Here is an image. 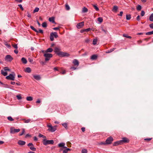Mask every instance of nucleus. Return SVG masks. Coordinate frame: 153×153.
Segmentation results:
<instances>
[{
	"mask_svg": "<svg viewBox=\"0 0 153 153\" xmlns=\"http://www.w3.org/2000/svg\"><path fill=\"white\" fill-rule=\"evenodd\" d=\"M60 48L56 47L55 48L54 51L56 54L60 57L65 56L68 57L70 56V54L66 52H64L60 51Z\"/></svg>",
	"mask_w": 153,
	"mask_h": 153,
	"instance_id": "f257e3e1",
	"label": "nucleus"
},
{
	"mask_svg": "<svg viewBox=\"0 0 153 153\" xmlns=\"http://www.w3.org/2000/svg\"><path fill=\"white\" fill-rule=\"evenodd\" d=\"M11 70L8 67H4L3 68V70H1V74L4 76H6L7 75V71H10Z\"/></svg>",
	"mask_w": 153,
	"mask_h": 153,
	"instance_id": "f03ea898",
	"label": "nucleus"
},
{
	"mask_svg": "<svg viewBox=\"0 0 153 153\" xmlns=\"http://www.w3.org/2000/svg\"><path fill=\"white\" fill-rule=\"evenodd\" d=\"M54 142L53 140H47L46 139L43 140V143L45 146L48 144H53Z\"/></svg>",
	"mask_w": 153,
	"mask_h": 153,
	"instance_id": "7ed1b4c3",
	"label": "nucleus"
},
{
	"mask_svg": "<svg viewBox=\"0 0 153 153\" xmlns=\"http://www.w3.org/2000/svg\"><path fill=\"white\" fill-rule=\"evenodd\" d=\"M47 127H48V131L52 132H54L56 129V126H53L50 124L47 125Z\"/></svg>",
	"mask_w": 153,
	"mask_h": 153,
	"instance_id": "20e7f679",
	"label": "nucleus"
},
{
	"mask_svg": "<svg viewBox=\"0 0 153 153\" xmlns=\"http://www.w3.org/2000/svg\"><path fill=\"white\" fill-rule=\"evenodd\" d=\"M44 56L45 57V61H48L49 60L50 58L52 57L53 55L51 53H46L44 54Z\"/></svg>",
	"mask_w": 153,
	"mask_h": 153,
	"instance_id": "39448f33",
	"label": "nucleus"
},
{
	"mask_svg": "<svg viewBox=\"0 0 153 153\" xmlns=\"http://www.w3.org/2000/svg\"><path fill=\"white\" fill-rule=\"evenodd\" d=\"M14 74H10L8 76L6 77V79L7 80H11L13 81L15 80V74L13 73Z\"/></svg>",
	"mask_w": 153,
	"mask_h": 153,
	"instance_id": "423d86ee",
	"label": "nucleus"
},
{
	"mask_svg": "<svg viewBox=\"0 0 153 153\" xmlns=\"http://www.w3.org/2000/svg\"><path fill=\"white\" fill-rule=\"evenodd\" d=\"M20 131V129H15L14 127H11L10 128V132L11 134H14L16 133H17Z\"/></svg>",
	"mask_w": 153,
	"mask_h": 153,
	"instance_id": "0eeeda50",
	"label": "nucleus"
},
{
	"mask_svg": "<svg viewBox=\"0 0 153 153\" xmlns=\"http://www.w3.org/2000/svg\"><path fill=\"white\" fill-rule=\"evenodd\" d=\"M113 141V138L111 137H110L106 140L105 143L106 144H111Z\"/></svg>",
	"mask_w": 153,
	"mask_h": 153,
	"instance_id": "6e6552de",
	"label": "nucleus"
},
{
	"mask_svg": "<svg viewBox=\"0 0 153 153\" xmlns=\"http://www.w3.org/2000/svg\"><path fill=\"white\" fill-rule=\"evenodd\" d=\"M120 141L122 144L124 143H128L129 142V140L128 138L126 137H123L122 138V140H120Z\"/></svg>",
	"mask_w": 153,
	"mask_h": 153,
	"instance_id": "1a4fd4ad",
	"label": "nucleus"
},
{
	"mask_svg": "<svg viewBox=\"0 0 153 153\" xmlns=\"http://www.w3.org/2000/svg\"><path fill=\"white\" fill-rule=\"evenodd\" d=\"M28 146H30V149L33 151H36V149L34 147V146L32 143H29L27 144Z\"/></svg>",
	"mask_w": 153,
	"mask_h": 153,
	"instance_id": "9d476101",
	"label": "nucleus"
},
{
	"mask_svg": "<svg viewBox=\"0 0 153 153\" xmlns=\"http://www.w3.org/2000/svg\"><path fill=\"white\" fill-rule=\"evenodd\" d=\"M5 60H7L9 62H11L13 60V58L10 55H7L5 56Z\"/></svg>",
	"mask_w": 153,
	"mask_h": 153,
	"instance_id": "9b49d317",
	"label": "nucleus"
},
{
	"mask_svg": "<svg viewBox=\"0 0 153 153\" xmlns=\"http://www.w3.org/2000/svg\"><path fill=\"white\" fill-rule=\"evenodd\" d=\"M84 25V22H82L78 23L76 25V27L78 29L82 28Z\"/></svg>",
	"mask_w": 153,
	"mask_h": 153,
	"instance_id": "f8f14e48",
	"label": "nucleus"
},
{
	"mask_svg": "<svg viewBox=\"0 0 153 153\" xmlns=\"http://www.w3.org/2000/svg\"><path fill=\"white\" fill-rule=\"evenodd\" d=\"M33 76L34 79L37 80H39L41 79V77L39 75H33Z\"/></svg>",
	"mask_w": 153,
	"mask_h": 153,
	"instance_id": "ddd939ff",
	"label": "nucleus"
},
{
	"mask_svg": "<svg viewBox=\"0 0 153 153\" xmlns=\"http://www.w3.org/2000/svg\"><path fill=\"white\" fill-rule=\"evenodd\" d=\"M65 149L63 150V153H67L68 151H71V149L70 148H67L66 146L64 147Z\"/></svg>",
	"mask_w": 153,
	"mask_h": 153,
	"instance_id": "4468645a",
	"label": "nucleus"
},
{
	"mask_svg": "<svg viewBox=\"0 0 153 153\" xmlns=\"http://www.w3.org/2000/svg\"><path fill=\"white\" fill-rule=\"evenodd\" d=\"M73 63L74 65H76L77 66H78L79 64V61L76 59H74L73 60Z\"/></svg>",
	"mask_w": 153,
	"mask_h": 153,
	"instance_id": "2eb2a0df",
	"label": "nucleus"
},
{
	"mask_svg": "<svg viewBox=\"0 0 153 153\" xmlns=\"http://www.w3.org/2000/svg\"><path fill=\"white\" fill-rule=\"evenodd\" d=\"M120 140L116 141L114 142L113 144V146H117L119 145H121L122 144L120 142Z\"/></svg>",
	"mask_w": 153,
	"mask_h": 153,
	"instance_id": "dca6fc26",
	"label": "nucleus"
},
{
	"mask_svg": "<svg viewBox=\"0 0 153 153\" xmlns=\"http://www.w3.org/2000/svg\"><path fill=\"white\" fill-rule=\"evenodd\" d=\"M18 143L20 145H24L25 144V142L22 140H19L18 141Z\"/></svg>",
	"mask_w": 153,
	"mask_h": 153,
	"instance_id": "f3484780",
	"label": "nucleus"
},
{
	"mask_svg": "<svg viewBox=\"0 0 153 153\" xmlns=\"http://www.w3.org/2000/svg\"><path fill=\"white\" fill-rule=\"evenodd\" d=\"M65 143H61L58 145V146L59 147H63L64 148V147H65Z\"/></svg>",
	"mask_w": 153,
	"mask_h": 153,
	"instance_id": "a211bd4d",
	"label": "nucleus"
},
{
	"mask_svg": "<svg viewBox=\"0 0 153 153\" xmlns=\"http://www.w3.org/2000/svg\"><path fill=\"white\" fill-rule=\"evenodd\" d=\"M21 61L23 63L26 64L27 62V59L25 57H22L21 59Z\"/></svg>",
	"mask_w": 153,
	"mask_h": 153,
	"instance_id": "6ab92c4d",
	"label": "nucleus"
},
{
	"mask_svg": "<svg viewBox=\"0 0 153 153\" xmlns=\"http://www.w3.org/2000/svg\"><path fill=\"white\" fill-rule=\"evenodd\" d=\"M97 56L95 54H94L91 56V59L92 60H95L97 58Z\"/></svg>",
	"mask_w": 153,
	"mask_h": 153,
	"instance_id": "aec40b11",
	"label": "nucleus"
},
{
	"mask_svg": "<svg viewBox=\"0 0 153 153\" xmlns=\"http://www.w3.org/2000/svg\"><path fill=\"white\" fill-rule=\"evenodd\" d=\"M25 71L28 73H30L31 72V69L29 67L26 68Z\"/></svg>",
	"mask_w": 153,
	"mask_h": 153,
	"instance_id": "412c9836",
	"label": "nucleus"
},
{
	"mask_svg": "<svg viewBox=\"0 0 153 153\" xmlns=\"http://www.w3.org/2000/svg\"><path fill=\"white\" fill-rule=\"evenodd\" d=\"M53 51V49L51 48H49L47 49L45 51V52L48 53V52L51 53Z\"/></svg>",
	"mask_w": 153,
	"mask_h": 153,
	"instance_id": "4be33fe9",
	"label": "nucleus"
},
{
	"mask_svg": "<svg viewBox=\"0 0 153 153\" xmlns=\"http://www.w3.org/2000/svg\"><path fill=\"white\" fill-rule=\"evenodd\" d=\"M51 34L53 36V37L54 36L55 38H57L58 36L57 34V33L56 32H52L51 33Z\"/></svg>",
	"mask_w": 153,
	"mask_h": 153,
	"instance_id": "5701e85b",
	"label": "nucleus"
},
{
	"mask_svg": "<svg viewBox=\"0 0 153 153\" xmlns=\"http://www.w3.org/2000/svg\"><path fill=\"white\" fill-rule=\"evenodd\" d=\"M65 9L67 10H69L70 9V6L67 3H66L65 4Z\"/></svg>",
	"mask_w": 153,
	"mask_h": 153,
	"instance_id": "b1692460",
	"label": "nucleus"
},
{
	"mask_svg": "<svg viewBox=\"0 0 153 153\" xmlns=\"http://www.w3.org/2000/svg\"><path fill=\"white\" fill-rule=\"evenodd\" d=\"M26 100L28 101H31L33 100V98L31 96L27 97H26Z\"/></svg>",
	"mask_w": 153,
	"mask_h": 153,
	"instance_id": "393cba45",
	"label": "nucleus"
},
{
	"mask_svg": "<svg viewBox=\"0 0 153 153\" xmlns=\"http://www.w3.org/2000/svg\"><path fill=\"white\" fill-rule=\"evenodd\" d=\"M116 48H115L111 49L105 52L106 53H111Z\"/></svg>",
	"mask_w": 153,
	"mask_h": 153,
	"instance_id": "a878e982",
	"label": "nucleus"
},
{
	"mask_svg": "<svg viewBox=\"0 0 153 153\" xmlns=\"http://www.w3.org/2000/svg\"><path fill=\"white\" fill-rule=\"evenodd\" d=\"M49 21L51 22H52V23H55V22L54 21V19L53 17H51L49 18Z\"/></svg>",
	"mask_w": 153,
	"mask_h": 153,
	"instance_id": "bb28decb",
	"label": "nucleus"
},
{
	"mask_svg": "<svg viewBox=\"0 0 153 153\" xmlns=\"http://www.w3.org/2000/svg\"><path fill=\"white\" fill-rule=\"evenodd\" d=\"M23 120L24 121L23 122L25 123H28L30 122L31 121V119H29L27 120L23 119Z\"/></svg>",
	"mask_w": 153,
	"mask_h": 153,
	"instance_id": "cd10ccee",
	"label": "nucleus"
},
{
	"mask_svg": "<svg viewBox=\"0 0 153 153\" xmlns=\"http://www.w3.org/2000/svg\"><path fill=\"white\" fill-rule=\"evenodd\" d=\"M149 19L150 21L153 22V13H152L149 16Z\"/></svg>",
	"mask_w": 153,
	"mask_h": 153,
	"instance_id": "c85d7f7f",
	"label": "nucleus"
},
{
	"mask_svg": "<svg viewBox=\"0 0 153 153\" xmlns=\"http://www.w3.org/2000/svg\"><path fill=\"white\" fill-rule=\"evenodd\" d=\"M131 18V15L130 14L126 15V19L127 20L130 19Z\"/></svg>",
	"mask_w": 153,
	"mask_h": 153,
	"instance_id": "c756f323",
	"label": "nucleus"
},
{
	"mask_svg": "<svg viewBox=\"0 0 153 153\" xmlns=\"http://www.w3.org/2000/svg\"><path fill=\"white\" fill-rule=\"evenodd\" d=\"M118 9V7L117 6H115L113 7L112 11H116Z\"/></svg>",
	"mask_w": 153,
	"mask_h": 153,
	"instance_id": "7c9ffc66",
	"label": "nucleus"
},
{
	"mask_svg": "<svg viewBox=\"0 0 153 153\" xmlns=\"http://www.w3.org/2000/svg\"><path fill=\"white\" fill-rule=\"evenodd\" d=\"M88 11V9L86 7H84L83 8L82 11L83 12H84V13L86 12H87Z\"/></svg>",
	"mask_w": 153,
	"mask_h": 153,
	"instance_id": "2f4dec72",
	"label": "nucleus"
},
{
	"mask_svg": "<svg viewBox=\"0 0 153 153\" xmlns=\"http://www.w3.org/2000/svg\"><path fill=\"white\" fill-rule=\"evenodd\" d=\"M30 28L34 31H35L36 32H38V30H37L36 29H35L34 27L32 26H30Z\"/></svg>",
	"mask_w": 153,
	"mask_h": 153,
	"instance_id": "473e14b6",
	"label": "nucleus"
},
{
	"mask_svg": "<svg viewBox=\"0 0 153 153\" xmlns=\"http://www.w3.org/2000/svg\"><path fill=\"white\" fill-rule=\"evenodd\" d=\"M93 6L94 7L95 9L97 11H98L99 10V9L98 7H97V6L95 5H93Z\"/></svg>",
	"mask_w": 153,
	"mask_h": 153,
	"instance_id": "72a5a7b5",
	"label": "nucleus"
},
{
	"mask_svg": "<svg viewBox=\"0 0 153 153\" xmlns=\"http://www.w3.org/2000/svg\"><path fill=\"white\" fill-rule=\"evenodd\" d=\"M123 36L125 37H126L129 39H131V36H128L127 35V34H123Z\"/></svg>",
	"mask_w": 153,
	"mask_h": 153,
	"instance_id": "f704fd0d",
	"label": "nucleus"
},
{
	"mask_svg": "<svg viewBox=\"0 0 153 153\" xmlns=\"http://www.w3.org/2000/svg\"><path fill=\"white\" fill-rule=\"evenodd\" d=\"M16 97L18 100H20L22 99V97H21V94H19L18 95H17Z\"/></svg>",
	"mask_w": 153,
	"mask_h": 153,
	"instance_id": "c9c22d12",
	"label": "nucleus"
},
{
	"mask_svg": "<svg viewBox=\"0 0 153 153\" xmlns=\"http://www.w3.org/2000/svg\"><path fill=\"white\" fill-rule=\"evenodd\" d=\"M42 26L43 27H47V24L46 22H44L42 24Z\"/></svg>",
	"mask_w": 153,
	"mask_h": 153,
	"instance_id": "e433bc0d",
	"label": "nucleus"
},
{
	"mask_svg": "<svg viewBox=\"0 0 153 153\" xmlns=\"http://www.w3.org/2000/svg\"><path fill=\"white\" fill-rule=\"evenodd\" d=\"M93 28H88L86 29H85V32H88L89 31H90V30H93L92 29Z\"/></svg>",
	"mask_w": 153,
	"mask_h": 153,
	"instance_id": "4c0bfd02",
	"label": "nucleus"
},
{
	"mask_svg": "<svg viewBox=\"0 0 153 153\" xmlns=\"http://www.w3.org/2000/svg\"><path fill=\"white\" fill-rule=\"evenodd\" d=\"M38 136L39 137H42L43 138H45H45H46L45 136L41 134H39L38 135Z\"/></svg>",
	"mask_w": 153,
	"mask_h": 153,
	"instance_id": "58836bf2",
	"label": "nucleus"
},
{
	"mask_svg": "<svg viewBox=\"0 0 153 153\" xmlns=\"http://www.w3.org/2000/svg\"><path fill=\"white\" fill-rule=\"evenodd\" d=\"M152 34H153V30L152 31L146 33V35H150Z\"/></svg>",
	"mask_w": 153,
	"mask_h": 153,
	"instance_id": "ea45409f",
	"label": "nucleus"
},
{
	"mask_svg": "<svg viewBox=\"0 0 153 153\" xmlns=\"http://www.w3.org/2000/svg\"><path fill=\"white\" fill-rule=\"evenodd\" d=\"M7 119L10 121H13L14 120L13 119L12 117L11 116H9L7 117Z\"/></svg>",
	"mask_w": 153,
	"mask_h": 153,
	"instance_id": "a19ab883",
	"label": "nucleus"
},
{
	"mask_svg": "<svg viewBox=\"0 0 153 153\" xmlns=\"http://www.w3.org/2000/svg\"><path fill=\"white\" fill-rule=\"evenodd\" d=\"M152 138H145L144 139V140L146 141L149 142V141H150V140H152Z\"/></svg>",
	"mask_w": 153,
	"mask_h": 153,
	"instance_id": "79ce46f5",
	"label": "nucleus"
},
{
	"mask_svg": "<svg viewBox=\"0 0 153 153\" xmlns=\"http://www.w3.org/2000/svg\"><path fill=\"white\" fill-rule=\"evenodd\" d=\"M25 132V130L24 128L22 129V131L21 133L19 134V136H21Z\"/></svg>",
	"mask_w": 153,
	"mask_h": 153,
	"instance_id": "37998d69",
	"label": "nucleus"
},
{
	"mask_svg": "<svg viewBox=\"0 0 153 153\" xmlns=\"http://www.w3.org/2000/svg\"><path fill=\"white\" fill-rule=\"evenodd\" d=\"M98 21L100 23H101L103 21V19L102 17H99L98 18Z\"/></svg>",
	"mask_w": 153,
	"mask_h": 153,
	"instance_id": "c03bdc74",
	"label": "nucleus"
},
{
	"mask_svg": "<svg viewBox=\"0 0 153 153\" xmlns=\"http://www.w3.org/2000/svg\"><path fill=\"white\" fill-rule=\"evenodd\" d=\"M63 126L65 128L67 129V123H64L62 124Z\"/></svg>",
	"mask_w": 153,
	"mask_h": 153,
	"instance_id": "a18cd8bd",
	"label": "nucleus"
},
{
	"mask_svg": "<svg viewBox=\"0 0 153 153\" xmlns=\"http://www.w3.org/2000/svg\"><path fill=\"white\" fill-rule=\"evenodd\" d=\"M141 6L140 5H138L137 7V9L138 10H141Z\"/></svg>",
	"mask_w": 153,
	"mask_h": 153,
	"instance_id": "49530a36",
	"label": "nucleus"
},
{
	"mask_svg": "<svg viewBox=\"0 0 153 153\" xmlns=\"http://www.w3.org/2000/svg\"><path fill=\"white\" fill-rule=\"evenodd\" d=\"M12 46L14 48H15L16 49H17L18 48L17 44H13Z\"/></svg>",
	"mask_w": 153,
	"mask_h": 153,
	"instance_id": "de8ad7c7",
	"label": "nucleus"
},
{
	"mask_svg": "<svg viewBox=\"0 0 153 153\" xmlns=\"http://www.w3.org/2000/svg\"><path fill=\"white\" fill-rule=\"evenodd\" d=\"M39 10V8L38 7H36L33 10V13L38 12Z\"/></svg>",
	"mask_w": 153,
	"mask_h": 153,
	"instance_id": "09e8293b",
	"label": "nucleus"
},
{
	"mask_svg": "<svg viewBox=\"0 0 153 153\" xmlns=\"http://www.w3.org/2000/svg\"><path fill=\"white\" fill-rule=\"evenodd\" d=\"M97 40L96 39H94L93 40L92 43L94 45H95L97 44Z\"/></svg>",
	"mask_w": 153,
	"mask_h": 153,
	"instance_id": "8fccbe9b",
	"label": "nucleus"
},
{
	"mask_svg": "<svg viewBox=\"0 0 153 153\" xmlns=\"http://www.w3.org/2000/svg\"><path fill=\"white\" fill-rule=\"evenodd\" d=\"M87 150L86 149H82V153H87Z\"/></svg>",
	"mask_w": 153,
	"mask_h": 153,
	"instance_id": "3c124183",
	"label": "nucleus"
},
{
	"mask_svg": "<svg viewBox=\"0 0 153 153\" xmlns=\"http://www.w3.org/2000/svg\"><path fill=\"white\" fill-rule=\"evenodd\" d=\"M50 39L51 41H53L54 40L53 36L51 33L50 35Z\"/></svg>",
	"mask_w": 153,
	"mask_h": 153,
	"instance_id": "603ef678",
	"label": "nucleus"
},
{
	"mask_svg": "<svg viewBox=\"0 0 153 153\" xmlns=\"http://www.w3.org/2000/svg\"><path fill=\"white\" fill-rule=\"evenodd\" d=\"M18 6L22 10H24V9L21 4H19Z\"/></svg>",
	"mask_w": 153,
	"mask_h": 153,
	"instance_id": "864d4df0",
	"label": "nucleus"
},
{
	"mask_svg": "<svg viewBox=\"0 0 153 153\" xmlns=\"http://www.w3.org/2000/svg\"><path fill=\"white\" fill-rule=\"evenodd\" d=\"M37 33H43V30L41 29H39V30H38V32H36Z\"/></svg>",
	"mask_w": 153,
	"mask_h": 153,
	"instance_id": "5fc2aeb1",
	"label": "nucleus"
},
{
	"mask_svg": "<svg viewBox=\"0 0 153 153\" xmlns=\"http://www.w3.org/2000/svg\"><path fill=\"white\" fill-rule=\"evenodd\" d=\"M145 12L143 11V10H142L141 11V16H144V15H145Z\"/></svg>",
	"mask_w": 153,
	"mask_h": 153,
	"instance_id": "6e6d98bb",
	"label": "nucleus"
},
{
	"mask_svg": "<svg viewBox=\"0 0 153 153\" xmlns=\"http://www.w3.org/2000/svg\"><path fill=\"white\" fill-rule=\"evenodd\" d=\"M28 61L30 63L33 64V60L32 59L29 58Z\"/></svg>",
	"mask_w": 153,
	"mask_h": 153,
	"instance_id": "4d7b16f0",
	"label": "nucleus"
},
{
	"mask_svg": "<svg viewBox=\"0 0 153 153\" xmlns=\"http://www.w3.org/2000/svg\"><path fill=\"white\" fill-rule=\"evenodd\" d=\"M149 26L151 28L153 29V23L150 24Z\"/></svg>",
	"mask_w": 153,
	"mask_h": 153,
	"instance_id": "13d9d810",
	"label": "nucleus"
},
{
	"mask_svg": "<svg viewBox=\"0 0 153 153\" xmlns=\"http://www.w3.org/2000/svg\"><path fill=\"white\" fill-rule=\"evenodd\" d=\"M137 20V21H139L140 20V16L138 15L137 16L136 18Z\"/></svg>",
	"mask_w": 153,
	"mask_h": 153,
	"instance_id": "bf43d9fd",
	"label": "nucleus"
},
{
	"mask_svg": "<svg viewBox=\"0 0 153 153\" xmlns=\"http://www.w3.org/2000/svg\"><path fill=\"white\" fill-rule=\"evenodd\" d=\"M100 145H106V143L105 142H101L99 143Z\"/></svg>",
	"mask_w": 153,
	"mask_h": 153,
	"instance_id": "052dcab7",
	"label": "nucleus"
},
{
	"mask_svg": "<svg viewBox=\"0 0 153 153\" xmlns=\"http://www.w3.org/2000/svg\"><path fill=\"white\" fill-rule=\"evenodd\" d=\"M59 27H55L53 28V29L54 30H59Z\"/></svg>",
	"mask_w": 153,
	"mask_h": 153,
	"instance_id": "680f3d73",
	"label": "nucleus"
},
{
	"mask_svg": "<svg viewBox=\"0 0 153 153\" xmlns=\"http://www.w3.org/2000/svg\"><path fill=\"white\" fill-rule=\"evenodd\" d=\"M53 70L54 71H58V68L57 67H54V68H53Z\"/></svg>",
	"mask_w": 153,
	"mask_h": 153,
	"instance_id": "e2e57ef3",
	"label": "nucleus"
},
{
	"mask_svg": "<svg viewBox=\"0 0 153 153\" xmlns=\"http://www.w3.org/2000/svg\"><path fill=\"white\" fill-rule=\"evenodd\" d=\"M14 52L16 54H17L18 53V51L17 49H16L14 50Z\"/></svg>",
	"mask_w": 153,
	"mask_h": 153,
	"instance_id": "0e129e2a",
	"label": "nucleus"
},
{
	"mask_svg": "<svg viewBox=\"0 0 153 153\" xmlns=\"http://www.w3.org/2000/svg\"><path fill=\"white\" fill-rule=\"evenodd\" d=\"M33 139L34 140L36 141L38 140V138L36 136H35L34 137Z\"/></svg>",
	"mask_w": 153,
	"mask_h": 153,
	"instance_id": "69168bd1",
	"label": "nucleus"
},
{
	"mask_svg": "<svg viewBox=\"0 0 153 153\" xmlns=\"http://www.w3.org/2000/svg\"><path fill=\"white\" fill-rule=\"evenodd\" d=\"M16 84L17 85L20 86L21 85V83H20V82H16Z\"/></svg>",
	"mask_w": 153,
	"mask_h": 153,
	"instance_id": "338daca9",
	"label": "nucleus"
},
{
	"mask_svg": "<svg viewBox=\"0 0 153 153\" xmlns=\"http://www.w3.org/2000/svg\"><path fill=\"white\" fill-rule=\"evenodd\" d=\"M41 102V101L39 99H38L36 101V103H40Z\"/></svg>",
	"mask_w": 153,
	"mask_h": 153,
	"instance_id": "774afa93",
	"label": "nucleus"
}]
</instances>
